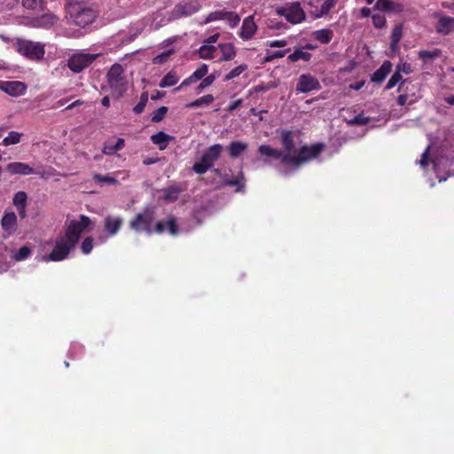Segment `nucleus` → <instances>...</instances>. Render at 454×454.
<instances>
[{"mask_svg": "<svg viewBox=\"0 0 454 454\" xmlns=\"http://www.w3.org/2000/svg\"><path fill=\"white\" fill-rule=\"evenodd\" d=\"M402 80V75L398 72H395L391 78L388 80L386 90H391L393 89L398 82H400Z\"/></svg>", "mask_w": 454, "mask_h": 454, "instance_id": "47", "label": "nucleus"}, {"mask_svg": "<svg viewBox=\"0 0 454 454\" xmlns=\"http://www.w3.org/2000/svg\"><path fill=\"white\" fill-rule=\"evenodd\" d=\"M59 18L53 13H45L36 20V25L42 27H51L56 25Z\"/></svg>", "mask_w": 454, "mask_h": 454, "instance_id": "27", "label": "nucleus"}, {"mask_svg": "<svg viewBox=\"0 0 454 454\" xmlns=\"http://www.w3.org/2000/svg\"><path fill=\"white\" fill-rule=\"evenodd\" d=\"M210 165L207 162H204L203 159L201 158L199 162H195L192 166V169L200 175H202L206 173L209 168Z\"/></svg>", "mask_w": 454, "mask_h": 454, "instance_id": "41", "label": "nucleus"}, {"mask_svg": "<svg viewBox=\"0 0 454 454\" xmlns=\"http://www.w3.org/2000/svg\"><path fill=\"white\" fill-rule=\"evenodd\" d=\"M98 53L77 52L73 54L67 60V67L74 73H81L90 67L98 57Z\"/></svg>", "mask_w": 454, "mask_h": 454, "instance_id": "8", "label": "nucleus"}, {"mask_svg": "<svg viewBox=\"0 0 454 454\" xmlns=\"http://www.w3.org/2000/svg\"><path fill=\"white\" fill-rule=\"evenodd\" d=\"M391 62L388 60L384 61L381 67L373 73L372 76V81L378 83L382 82L386 79L387 74L391 72Z\"/></svg>", "mask_w": 454, "mask_h": 454, "instance_id": "22", "label": "nucleus"}, {"mask_svg": "<svg viewBox=\"0 0 454 454\" xmlns=\"http://www.w3.org/2000/svg\"><path fill=\"white\" fill-rule=\"evenodd\" d=\"M34 174L38 175L41 178H43V179H47L51 176V174L48 171H35V170Z\"/></svg>", "mask_w": 454, "mask_h": 454, "instance_id": "62", "label": "nucleus"}, {"mask_svg": "<svg viewBox=\"0 0 454 454\" xmlns=\"http://www.w3.org/2000/svg\"><path fill=\"white\" fill-rule=\"evenodd\" d=\"M320 89V82L316 77L309 74L300 75L296 85L297 92L308 93L313 90H319Z\"/></svg>", "mask_w": 454, "mask_h": 454, "instance_id": "11", "label": "nucleus"}, {"mask_svg": "<svg viewBox=\"0 0 454 454\" xmlns=\"http://www.w3.org/2000/svg\"><path fill=\"white\" fill-rule=\"evenodd\" d=\"M6 170L12 175L27 176L35 173V169L24 162H12L6 166Z\"/></svg>", "mask_w": 454, "mask_h": 454, "instance_id": "18", "label": "nucleus"}, {"mask_svg": "<svg viewBox=\"0 0 454 454\" xmlns=\"http://www.w3.org/2000/svg\"><path fill=\"white\" fill-rule=\"evenodd\" d=\"M181 189L177 185H171L163 190V199L168 202H173L177 200Z\"/></svg>", "mask_w": 454, "mask_h": 454, "instance_id": "29", "label": "nucleus"}, {"mask_svg": "<svg viewBox=\"0 0 454 454\" xmlns=\"http://www.w3.org/2000/svg\"><path fill=\"white\" fill-rule=\"evenodd\" d=\"M375 9L394 13L402 12L404 7L402 4L391 0H377Z\"/></svg>", "mask_w": 454, "mask_h": 454, "instance_id": "17", "label": "nucleus"}, {"mask_svg": "<svg viewBox=\"0 0 454 454\" xmlns=\"http://www.w3.org/2000/svg\"><path fill=\"white\" fill-rule=\"evenodd\" d=\"M171 137L164 133L163 131H159L158 133L151 136V141L158 145L160 150H164L167 148L169 141L171 140Z\"/></svg>", "mask_w": 454, "mask_h": 454, "instance_id": "24", "label": "nucleus"}, {"mask_svg": "<svg viewBox=\"0 0 454 454\" xmlns=\"http://www.w3.org/2000/svg\"><path fill=\"white\" fill-rule=\"evenodd\" d=\"M372 22L375 27L381 28L386 25V19L380 14L372 15Z\"/></svg>", "mask_w": 454, "mask_h": 454, "instance_id": "51", "label": "nucleus"}, {"mask_svg": "<svg viewBox=\"0 0 454 454\" xmlns=\"http://www.w3.org/2000/svg\"><path fill=\"white\" fill-rule=\"evenodd\" d=\"M224 20L231 27H235L240 21V17L235 12H230L226 9L216 10L210 12L204 20L202 24H208L210 22Z\"/></svg>", "mask_w": 454, "mask_h": 454, "instance_id": "10", "label": "nucleus"}, {"mask_svg": "<svg viewBox=\"0 0 454 454\" xmlns=\"http://www.w3.org/2000/svg\"><path fill=\"white\" fill-rule=\"evenodd\" d=\"M312 36L315 40L318 41L320 43H328L331 42L333 36V31L323 28L319 30H316L312 33Z\"/></svg>", "mask_w": 454, "mask_h": 454, "instance_id": "28", "label": "nucleus"}, {"mask_svg": "<svg viewBox=\"0 0 454 454\" xmlns=\"http://www.w3.org/2000/svg\"><path fill=\"white\" fill-rule=\"evenodd\" d=\"M123 223V219L120 215H107L104 219V229L109 237L115 236Z\"/></svg>", "mask_w": 454, "mask_h": 454, "instance_id": "13", "label": "nucleus"}, {"mask_svg": "<svg viewBox=\"0 0 454 454\" xmlns=\"http://www.w3.org/2000/svg\"><path fill=\"white\" fill-rule=\"evenodd\" d=\"M337 0H325L320 7L321 15H326L335 6Z\"/></svg>", "mask_w": 454, "mask_h": 454, "instance_id": "42", "label": "nucleus"}, {"mask_svg": "<svg viewBox=\"0 0 454 454\" xmlns=\"http://www.w3.org/2000/svg\"><path fill=\"white\" fill-rule=\"evenodd\" d=\"M408 101V96L406 94H401L397 98V103L399 106H404Z\"/></svg>", "mask_w": 454, "mask_h": 454, "instance_id": "60", "label": "nucleus"}, {"mask_svg": "<svg viewBox=\"0 0 454 454\" xmlns=\"http://www.w3.org/2000/svg\"><path fill=\"white\" fill-rule=\"evenodd\" d=\"M179 81V77L174 71L168 72L160 82L159 86L160 88H167L174 86Z\"/></svg>", "mask_w": 454, "mask_h": 454, "instance_id": "30", "label": "nucleus"}, {"mask_svg": "<svg viewBox=\"0 0 454 454\" xmlns=\"http://www.w3.org/2000/svg\"><path fill=\"white\" fill-rule=\"evenodd\" d=\"M171 53H172V51H166V52L157 55L156 57L153 58V63L154 64H163L165 61H167V59H168V57L170 56Z\"/></svg>", "mask_w": 454, "mask_h": 454, "instance_id": "52", "label": "nucleus"}, {"mask_svg": "<svg viewBox=\"0 0 454 454\" xmlns=\"http://www.w3.org/2000/svg\"><path fill=\"white\" fill-rule=\"evenodd\" d=\"M403 24H397L394 27L390 36V51L393 54L399 51V42L403 36Z\"/></svg>", "mask_w": 454, "mask_h": 454, "instance_id": "21", "label": "nucleus"}, {"mask_svg": "<svg viewBox=\"0 0 454 454\" xmlns=\"http://www.w3.org/2000/svg\"><path fill=\"white\" fill-rule=\"evenodd\" d=\"M1 226L7 236L12 235L18 227L16 214L14 212L5 213L1 220Z\"/></svg>", "mask_w": 454, "mask_h": 454, "instance_id": "16", "label": "nucleus"}, {"mask_svg": "<svg viewBox=\"0 0 454 454\" xmlns=\"http://www.w3.org/2000/svg\"><path fill=\"white\" fill-rule=\"evenodd\" d=\"M22 134L17 131H11L3 140L4 146H9L20 143Z\"/></svg>", "mask_w": 454, "mask_h": 454, "instance_id": "35", "label": "nucleus"}, {"mask_svg": "<svg viewBox=\"0 0 454 454\" xmlns=\"http://www.w3.org/2000/svg\"><path fill=\"white\" fill-rule=\"evenodd\" d=\"M208 67L207 64H201L192 74H194L199 80L206 77L207 74Z\"/></svg>", "mask_w": 454, "mask_h": 454, "instance_id": "50", "label": "nucleus"}, {"mask_svg": "<svg viewBox=\"0 0 454 454\" xmlns=\"http://www.w3.org/2000/svg\"><path fill=\"white\" fill-rule=\"evenodd\" d=\"M223 149V147L220 144H215L208 147L201 156L203 161L207 162L210 166H212L213 163L220 157Z\"/></svg>", "mask_w": 454, "mask_h": 454, "instance_id": "19", "label": "nucleus"}, {"mask_svg": "<svg viewBox=\"0 0 454 454\" xmlns=\"http://www.w3.org/2000/svg\"><path fill=\"white\" fill-rule=\"evenodd\" d=\"M158 160H159L158 158L147 157V158L144 159L143 164L145 165V166H149V165H152V164H154V163L158 162Z\"/></svg>", "mask_w": 454, "mask_h": 454, "instance_id": "61", "label": "nucleus"}, {"mask_svg": "<svg viewBox=\"0 0 454 454\" xmlns=\"http://www.w3.org/2000/svg\"><path fill=\"white\" fill-rule=\"evenodd\" d=\"M200 9L201 4L198 0H182L177 3L175 7L167 13V15L155 12L145 18L143 24L138 25L139 27L137 28V31L129 39V41H132L134 37L141 33L145 26L149 27L150 30H155L175 20L191 16L198 12Z\"/></svg>", "mask_w": 454, "mask_h": 454, "instance_id": "3", "label": "nucleus"}, {"mask_svg": "<svg viewBox=\"0 0 454 454\" xmlns=\"http://www.w3.org/2000/svg\"><path fill=\"white\" fill-rule=\"evenodd\" d=\"M198 81H200L198 79V77L194 74H192L190 76H188L186 79H184L178 87L175 88V91H178L183 87H185V86L191 85L192 83H195Z\"/></svg>", "mask_w": 454, "mask_h": 454, "instance_id": "49", "label": "nucleus"}, {"mask_svg": "<svg viewBox=\"0 0 454 454\" xmlns=\"http://www.w3.org/2000/svg\"><path fill=\"white\" fill-rule=\"evenodd\" d=\"M364 85V81H360L356 83L350 84L349 88L354 90H361Z\"/></svg>", "mask_w": 454, "mask_h": 454, "instance_id": "59", "label": "nucleus"}, {"mask_svg": "<svg viewBox=\"0 0 454 454\" xmlns=\"http://www.w3.org/2000/svg\"><path fill=\"white\" fill-rule=\"evenodd\" d=\"M30 254H31V249L28 247L24 246V247H20L13 254V259L17 262L23 261V260L28 258Z\"/></svg>", "mask_w": 454, "mask_h": 454, "instance_id": "39", "label": "nucleus"}, {"mask_svg": "<svg viewBox=\"0 0 454 454\" xmlns=\"http://www.w3.org/2000/svg\"><path fill=\"white\" fill-rule=\"evenodd\" d=\"M214 97L211 94L205 95L200 98H197L186 105L188 108H196L204 106H208L214 101Z\"/></svg>", "mask_w": 454, "mask_h": 454, "instance_id": "32", "label": "nucleus"}, {"mask_svg": "<svg viewBox=\"0 0 454 454\" xmlns=\"http://www.w3.org/2000/svg\"><path fill=\"white\" fill-rule=\"evenodd\" d=\"M219 37H220V34L215 33V34L210 35L209 37H207V39H205L203 41V43L212 45L213 43L217 42Z\"/></svg>", "mask_w": 454, "mask_h": 454, "instance_id": "56", "label": "nucleus"}, {"mask_svg": "<svg viewBox=\"0 0 454 454\" xmlns=\"http://www.w3.org/2000/svg\"><path fill=\"white\" fill-rule=\"evenodd\" d=\"M22 4L27 9L35 10L42 6L43 0H22Z\"/></svg>", "mask_w": 454, "mask_h": 454, "instance_id": "48", "label": "nucleus"}, {"mask_svg": "<svg viewBox=\"0 0 454 454\" xmlns=\"http://www.w3.org/2000/svg\"><path fill=\"white\" fill-rule=\"evenodd\" d=\"M107 82L113 94L121 97L126 91L127 82L124 76V69L121 64H114L107 73Z\"/></svg>", "mask_w": 454, "mask_h": 454, "instance_id": "6", "label": "nucleus"}, {"mask_svg": "<svg viewBox=\"0 0 454 454\" xmlns=\"http://www.w3.org/2000/svg\"><path fill=\"white\" fill-rule=\"evenodd\" d=\"M27 198V193L25 192H18L13 197V204L17 207H25Z\"/></svg>", "mask_w": 454, "mask_h": 454, "instance_id": "40", "label": "nucleus"}, {"mask_svg": "<svg viewBox=\"0 0 454 454\" xmlns=\"http://www.w3.org/2000/svg\"><path fill=\"white\" fill-rule=\"evenodd\" d=\"M216 76L213 74L201 79L200 83L196 88V94H200L206 88L211 86L215 81Z\"/></svg>", "mask_w": 454, "mask_h": 454, "instance_id": "34", "label": "nucleus"}, {"mask_svg": "<svg viewBox=\"0 0 454 454\" xmlns=\"http://www.w3.org/2000/svg\"><path fill=\"white\" fill-rule=\"evenodd\" d=\"M439 16V20L435 25V30L438 34L447 35L454 32V18L450 16Z\"/></svg>", "mask_w": 454, "mask_h": 454, "instance_id": "14", "label": "nucleus"}, {"mask_svg": "<svg viewBox=\"0 0 454 454\" xmlns=\"http://www.w3.org/2000/svg\"><path fill=\"white\" fill-rule=\"evenodd\" d=\"M16 48L20 54L35 60L42 59L45 52L43 43L23 39L18 40Z\"/></svg>", "mask_w": 454, "mask_h": 454, "instance_id": "7", "label": "nucleus"}, {"mask_svg": "<svg viewBox=\"0 0 454 454\" xmlns=\"http://www.w3.org/2000/svg\"><path fill=\"white\" fill-rule=\"evenodd\" d=\"M216 51V46L202 43L198 50V54L202 59H213L215 57Z\"/></svg>", "mask_w": 454, "mask_h": 454, "instance_id": "26", "label": "nucleus"}, {"mask_svg": "<svg viewBox=\"0 0 454 454\" xmlns=\"http://www.w3.org/2000/svg\"><path fill=\"white\" fill-rule=\"evenodd\" d=\"M93 248V239L90 237H87L82 243L81 249L84 254H89Z\"/></svg>", "mask_w": 454, "mask_h": 454, "instance_id": "46", "label": "nucleus"}, {"mask_svg": "<svg viewBox=\"0 0 454 454\" xmlns=\"http://www.w3.org/2000/svg\"><path fill=\"white\" fill-rule=\"evenodd\" d=\"M217 49L221 51L222 54L218 61H231L234 59L237 55L235 46L230 43H219Z\"/></svg>", "mask_w": 454, "mask_h": 454, "instance_id": "20", "label": "nucleus"}, {"mask_svg": "<svg viewBox=\"0 0 454 454\" xmlns=\"http://www.w3.org/2000/svg\"><path fill=\"white\" fill-rule=\"evenodd\" d=\"M280 141L284 152L268 145H261L259 146L258 153L263 158L265 163L270 164L271 160H278L282 165L296 169L301 164L317 158L324 147L323 145L318 144L312 146L304 145L297 148L291 131H283Z\"/></svg>", "mask_w": 454, "mask_h": 454, "instance_id": "1", "label": "nucleus"}, {"mask_svg": "<svg viewBox=\"0 0 454 454\" xmlns=\"http://www.w3.org/2000/svg\"><path fill=\"white\" fill-rule=\"evenodd\" d=\"M244 176L243 174L240 173L236 178L226 181V184L230 186H239L243 185Z\"/></svg>", "mask_w": 454, "mask_h": 454, "instance_id": "53", "label": "nucleus"}, {"mask_svg": "<svg viewBox=\"0 0 454 454\" xmlns=\"http://www.w3.org/2000/svg\"><path fill=\"white\" fill-rule=\"evenodd\" d=\"M442 51L439 49H434L433 51L422 50L419 51V58L424 61L433 60L438 57H440Z\"/></svg>", "mask_w": 454, "mask_h": 454, "instance_id": "33", "label": "nucleus"}, {"mask_svg": "<svg viewBox=\"0 0 454 454\" xmlns=\"http://www.w3.org/2000/svg\"><path fill=\"white\" fill-rule=\"evenodd\" d=\"M396 72H398L399 74L401 72L404 73V74H410L411 72V67L409 64L407 63H403V64H400L397 66V69H396Z\"/></svg>", "mask_w": 454, "mask_h": 454, "instance_id": "55", "label": "nucleus"}, {"mask_svg": "<svg viewBox=\"0 0 454 454\" xmlns=\"http://www.w3.org/2000/svg\"><path fill=\"white\" fill-rule=\"evenodd\" d=\"M248 145L247 143L241 141H234L229 145L228 150L231 158H238L247 149Z\"/></svg>", "mask_w": 454, "mask_h": 454, "instance_id": "25", "label": "nucleus"}, {"mask_svg": "<svg viewBox=\"0 0 454 454\" xmlns=\"http://www.w3.org/2000/svg\"><path fill=\"white\" fill-rule=\"evenodd\" d=\"M93 227L92 221L86 215H80L78 220H72L67 226L65 235L56 239L55 247L51 254L42 256L43 262H59L65 260L70 251L74 248L81 234Z\"/></svg>", "mask_w": 454, "mask_h": 454, "instance_id": "2", "label": "nucleus"}, {"mask_svg": "<svg viewBox=\"0 0 454 454\" xmlns=\"http://www.w3.org/2000/svg\"><path fill=\"white\" fill-rule=\"evenodd\" d=\"M243 103V100L241 98L239 99H237L236 101H234L233 103H231L229 106H228V111L229 112H233L235 111L238 107H239Z\"/></svg>", "mask_w": 454, "mask_h": 454, "instance_id": "58", "label": "nucleus"}, {"mask_svg": "<svg viewBox=\"0 0 454 454\" xmlns=\"http://www.w3.org/2000/svg\"><path fill=\"white\" fill-rule=\"evenodd\" d=\"M368 122L369 117L364 116V114H358L348 121L349 125H365Z\"/></svg>", "mask_w": 454, "mask_h": 454, "instance_id": "45", "label": "nucleus"}, {"mask_svg": "<svg viewBox=\"0 0 454 454\" xmlns=\"http://www.w3.org/2000/svg\"><path fill=\"white\" fill-rule=\"evenodd\" d=\"M167 112H168V107H166V106H160V107H159V108L154 112V114H153V116H152V121H153V122H159V121H160L164 118V116H165V114H167Z\"/></svg>", "mask_w": 454, "mask_h": 454, "instance_id": "43", "label": "nucleus"}, {"mask_svg": "<svg viewBox=\"0 0 454 454\" xmlns=\"http://www.w3.org/2000/svg\"><path fill=\"white\" fill-rule=\"evenodd\" d=\"M429 146H427V148L426 149V151L423 153L422 156H421V159L419 160V161H418V163L425 168L426 166H427L428 164V160H427V152L429 150Z\"/></svg>", "mask_w": 454, "mask_h": 454, "instance_id": "57", "label": "nucleus"}, {"mask_svg": "<svg viewBox=\"0 0 454 454\" xmlns=\"http://www.w3.org/2000/svg\"><path fill=\"white\" fill-rule=\"evenodd\" d=\"M92 178L95 182L99 183V184H113V185H116L119 184L118 180L115 177L108 176V175L102 176L99 174H94L92 176Z\"/></svg>", "mask_w": 454, "mask_h": 454, "instance_id": "36", "label": "nucleus"}, {"mask_svg": "<svg viewBox=\"0 0 454 454\" xmlns=\"http://www.w3.org/2000/svg\"><path fill=\"white\" fill-rule=\"evenodd\" d=\"M148 102V93L146 91L143 92L140 96L139 102L134 106L133 112L136 114H140L144 110Z\"/></svg>", "mask_w": 454, "mask_h": 454, "instance_id": "38", "label": "nucleus"}, {"mask_svg": "<svg viewBox=\"0 0 454 454\" xmlns=\"http://www.w3.org/2000/svg\"><path fill=\"white\" fill-rule=\"evenodd\" d=\"M277 13L285 17L289 22L297 24L305 20V12L299 2L286 4L277 9Z\"/></svg>", "mask_w": 454, "mask_h": 454, "instance_id": "9", "label": "nucleus"}, {"mask_svg": "<svg viewBox=\"0 0 454 454\" xmlns=\"http://www.w3.org/2000/svg\"><path fill=\"white\" fill-rule=\"evenodd\" d=\"M166 227H167L168 232L173 236H176L179 233L177 225L176 223V219L174 217H169L167 220Z\"/></svg>", "mask_w": 454, "mask_h": 454, "instance_id": "44", "label": "nucleus"}, {"mask_svg": "<svg viewBox=\"0 0 454 454\" xmlns=\"http://www.w3.org/2000/svg\"><path fill=\"white\" fill-rule=\"evenodd\" d=\"M269 89H270L269 86L259 85V86H256L254 88V91H256V92H264V91L268 90Z\"/></svg>", "mask_w": 454, "mask_h": 454, "instance_id": "64", "label": "nucleus"}, {"mask_svg": "<svg viewBox=\"0 0 454 454\" xmlns=\"http://www.w3.org/2000/svg\"><path fill=\"white\" fill-rule=\"evenodd\" d=\"M257 30V26L254 20V16L250 15L244 19L239 31V36L247 41L251 39Z\"/></svg>", "mask_w": 454, "mask_h": 454, "instance_id": "15", "label": "nucleus"}, {"mask_svg": "<svg viewBox=\"0 0 454 454\" xmlns=\"http://www.w3.org/2000/svg\"><path fill=\"white\" fill-rule=\"evenodd\" d=\"M155 214L153 208L146 207L143 212L138 213L134 219L130 221V228L137 232L145 231L148 235H151L153 232V224ZM164 230V223L162 222H157L154 231L157 233H162Z\"/></svg>", "mask_w": 454, "mask_h": 454, "instance_id": "5", "label": "nucleus"}, {"mask_svg": "<svg viewBox=\"0 0 454 454\" xmlns=\"http://www.w3.org/2000/svg\"><path fill=\"white\" fill-rule=\"evenodd\" d=\"M125 146V140L118 138L115 143L106 142L104 144L102 153L106 155H113L115 153L122 150Z\"/></svg>", "mask_w": 454, "mask_h": 454, "instance_id": "23", "label": "nucleus"}, {"mask_svg": "<svg viewBox=\"0 0 454 454\" xmlns=\"http://www.w3.org/2000/svg\"><path fill=\"white\" fill-rule=\"evenodd\" d=\"M247 65L241 64L233 69H231L228 74H225L224 80L231 81L238 76H239L244 71L247 69Z\"/></svg>", "mask_w": 454, "mask_h": 454, "instance_id": "37", "label": "nucleus"}, {"mask_svg": "<svg viewBox=\"0 0 454 454\" xmlns=\"http://www.w3.org/2000/svg\"><path fill=\"white\" fill-rule=\"evenodd\" d=\"M371 13H372V11L370 8L364 7L361 9V16L364 18L369 17L371 15Z\"/></svg>", "mask_w": 454, "mask_h": 454, "instance_id": "63", "label": "nucleus"}, {"mask_svg": "<svg viewBox=\"0 0 454 454\" xmlns=\"http://www.w3.org/2000/svg\"><path fill=\"white\" fill-rule=\"evenodd\" d=\"M310 58L311 53L304 51L302 48H299L288 56V60L291 62H296L298 60L309 61Z\"/></svg>", "mask_w": 454, "mask_h": 454, "instance_id": "31", "label": "nucleus"}, {"mask_svg": "<svg viewBox=\"0 0 454 454\" xmlns=\"http://www.w3.org/2000/svg\"><path fill=\"white\" fill-rule=\"evenodd\" d=\"M67 14L71 22L84 27L95 20L98 12L92 5L83 4L82 0H69Z\"/></svg>", "mask_w": 454, "mask_h": 454, "instance_id": "4", "label": "nucleus"}, {"mask_svg": "<svg viewBox=\"0 0 454 454\" xmlns=\"http://www.w3.org/2000/svg\"><path fill=\"white\" fill-rule=\"evenodd\" d=\"M286 44H287V42L286 40H273V41H269L267 43V45L271 48L285 47V46H286Z\"/></svg>", "mask_w": 454, "mask_h": 454, "instance_id": "54", "label": "nucleus"}, {"mask_svg": "<svg viewBox=\"0 0 454 454\" xmlns=\"http://www.w3.org/2000/svg\"><path fill=\"white\" fill-rule=\"evenodd\" d=\"M0 90L12 97H19L25 94L27 86L18 81H0Z\"/></svg>", "mask_w": 454, "mask_h": 454, "instance_id": "12", "label": "nucleus"}]
</instances>
